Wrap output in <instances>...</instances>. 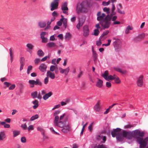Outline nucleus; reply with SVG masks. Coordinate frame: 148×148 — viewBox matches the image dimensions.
I'll return each mask as SVG.
<instances>
[{
  "instance_id": "obj_1",
  "label": "nucleus",
  "mask_w": 148,
  "mask_h": 148,
  "mask_svg": "<svg viewBox=\"0 0 148 148\" xmlns=\"http://www.w3.org/2000/svg\"><path fill=\"white\" fill-rule=\"evenodd\" d=\"M60 112L59 111H56L54 114L55 116L54 121V126L62 128L61 131L64 133H67L70 131L71 127L69 124H66L65 121H58L59 117L57 115Z\"/></svg>"
},
{
  "instance_id": "obj_2",
  "label": "nucleus",
  "mask_w": 148,
  "mask_h": 148,
  "mask_svg": "<svg viewBox=\"0 0 148 148\" xmlns=\"http://www.w3.org/2000/svg\"><path fill=\"white\" fill-rule=\"evenodd\" d=\"M144 134L143 132H141L138 130L134 131V137L136 138L137 142L140 144V148H145L147 145L148 138L147 137L143 139V137Z\"/></svg>"
},
{
  "instance_id": "obj_3",
  "label": "nucleus",
  "mask_w": 148,
  "mask_h": 148,
  "mask_svg": "<svg viewBox=\"0 0 148 148\" xmlns=\"http://www.w3.org/2000/svg\"><path fill=\"white\" fill-rule=\"evenodd\" d=\"M100 24L103 29H108L110 27L111 23V17L108 14L104 19L100 21Z\"/></svg>"
},
{
  "instance_id": "obj_4",
  "label": "nucleus",
  "mask_w": 148,
  "mask_h": 148,
  "mask_svg": "<svg viewBox=\"0 0 148 148\" xmlns=\"http://www.w3.org/2000/svg\"><path fill=\"white\" fill-rule=\"evenodd\" d=\"M93 5V3L92 1L87 2L83 1L77 4L76 9H86L87 8H91Z\"/></svg>"
},
{
  "instance_id": "obj_5",
  "label": "nucleus",
  "mask_w": 148,
  "mask_h": 148,
  "mask_svg": "<svg viewBox=\"0 0 148 148\" xmlns=\"http://www.w3.org/2000/svg\"><path fill=\"white\" fill-rule=\"evenodd\" d=\"M113 45L116 51L119 52L120 51L121 47V43L119 39L116 40L113 42Z\"/></svg>"
},
{
  "instance_id": "obj_6",
  "label": "nucleus",
  "mask_w": 148,
  "mask_h": 148,
  "mask_svg": "<svg viewBox=\"0 0 148 148\" xmlns=\"http://www.w3.org/2000/svg\"><path fill=\"white\" fill-rule=\"evenodd\" d=\"M29 83L30 84V87L31 88L34 87V85L42 86V82L39 79H37L35 81L33 80H29Z\"/></svg>"
},
{
  "instance_id": "obj_7",
  "label": "nucleus",
  "mask_w": 148,
  "mask_h": 148,
  "mask_svg": "<svg viewBox=\"0 0 148 148\" xmlns=\"http://www.w3.org/2000/svg\"><path fill=\"white\" fill-rule=\"evenodd\" d=\"M143 77L144 76L143 75H140L137 77L136 84L138 87H141L143 86Z\"/></svg>"
},
{
  "instance_id": "obj_8",
  "label": "nucleus",
  "mask_w": 148,
  "mask_h": 148,
  "mask_svg": "<svg viewBox=\"0 0 148 148\" xmlns=\"http://www.w3.org/2000/svg\"><path fill=\"white\" fill-rule=\"evenodd\" d=\"M134 132L133 134L130 133L125 131H124L122 132V134L124 137H125L129 139H131L133 136L134 137L133 135Z\"/></svg>"
},
{
  "instance_id": "obj_9",
  "label": "nucleus",
  "mask_w": 148,
  "mask_h": 148,
  "mask_svg": "<svg viewBox=\"0 0 148 148\" xmlns=\"http://www.w3.org/2000/svg\"><path fill=\"white\" fill-rule=\"evenodd\" d=\"M59 0H54L50 4L51 9H56L58 8Z\"/></svg>"
},
{
  "instance_id": "obj_10",
  "label": "nucleus",
  "mask_w": 148,
  "mask_h": 148,
  "mask_svg": "<svg viewBox=\"0 0 148 148\" xmlns=\"http://www.w3.org/2000/svg\"><path fill=\"white\" fill-rule=\"evenodd\" d=\"M121 129L119 128H117L116 129H114L111 132L112 136L113 137H115L116 136L119 135L120 133Z\"/></svg>"
},
{
  "instance_id": "obj_11",
  "label": "nucleus",
  "mask_w": 148,
  "mask_h": 148,
  "mask_svg": "<svg viewBox=\"0 0 148 148\" xmlns=\"http://www.w3.org/2000/svg\"><path fill=\"white\" fill-rule=\"evenodd\" d=\"M83 35L85 37L88 36L89 34V30L87 25H85L83 27Z\"/></svg>"
},
{
  "instance_id": "obj_12",
  "label": "nucleus",
  "mask_w": 148,
  "mask_h": 148,
  "mask_svg": "<svg viewBox=\"0 0 148 148\" xmlns=\"http://www.w3.org/2000/svg\"><path fill=\"white\" fill-rule=\"evenodd\" d=\"M31 95L33 98H37L39 99H42V96L40 94V93L38 94V92L36 91L32 92L31 93Z\"/></svg>"
},
{
  "instance_id": "obj_13",
  "label": "nucleus",
  "mask_w": 148,
  "mask_h": 148,
  "mask_svg": "<svg viewBox=\"0 0 148 148\" xmlns=\"http://www.w3.org/2000/svg\"><path fill=\"white\" fill-rule=\"evenodd\" d=\"M113 69L115 71L117 72L120 73L122 75L125 74L127 73V71L126 70H122L119 67H114L113 68Z\"/></svg>"
},
{
  "instance_id": "obj_14",
  "label": "nucleus",
  "mask_w": 148,
  "mask_h": 148,
  "mask_svg": "<svg viewBox=\"0 0 148 148\" xmlns=\"http://www.w3.org/2000/svg\"><path fill=\"white\" fill-rule=\"evenodd\" d=\"M97 15V19L98 21H101L102 20H103L105 19L104 18L105 16L106 15L104 13H103L101 14V12H98Z\"/></svg>"
},
{
  "instance_id": "obj_15",
  "label": "nucleus",
  "mask_w": 148,
  "mask_h": 148,
  "mask_svg": "<svg viewBox=\"0 0 148 148\" xmlns=\"http://www.w3.org/2000/svg\"><path fill=\"white\" fill-rule=\"evenodd\" d=\"M59 70L61 73H64L66 75H67L70 70L69 68V67L64 69H63L61 67H59Z\"/></svg>"
},
{
  "instance_id": "obj_16",
  "label": "nucleus",
  "mask_w": 148,
  "mask_h": 148,
  "mask_svg": "<svg viewBox=\"0 0 148 148\" xmlns=\"http://www.w3.org/2000/svg\"><path fill=\"white\" fill-rule=\"evenodd\" d=\"M47 66L45 64H41L39 66V69L42 72H45L47 68Z\"/></svg>"
},
{
  "instance_id": "obj_17",
  "label": "nucleus",
  "mask_w": 148,
  "mask_h": 148,
  "mask_svg": "<svg viewBox=\"0 0 148 148\" xmlns=\"http://www.w3.org/2000/svg\"><path fill=\"white\" fill-rule=\"evenodd\" d=\"M104 11L106 12L107 13H110L109 16L111 17V19L112 16L116 14V12L114 11V10H103Z\"/></svg>"
},
{
  "instance_id": "obj_18",
  "label": "nucleus",
  "mask_w": 148,
  "mask_h": 148,
  "mask_svg": "<svg viewBox=\"0 0 148 148\" xmlns=\"http://www.w3.org/2000/svg\"><path fill=\"white\" fill-rule=\"evenodd\" d=\"M47 76L49 77L52 79H54L55 77V74L53 72L50 71H47Z\"/></svg>"
},
{
  "instance_id": "obj_19",
  "label": "nucleus",
  "mask_w": 148,
  "mask_h": 148,
  "mask_svg": "<svg viewBox=\"0 0 148 148\" xmlns=\"http://www.w3.org/2000/svg\"><path fill=\"white\" fill-rule=\"evenodd\" d=\"M72 35L69 32L66 33L64 36V39L66 41H68L70 40L72 38Z\"/></svg>"
},
{
  "instance_id": "obj_20",
  "label": "nucleus",
  "mask_w": 148,
  "mask_h": 148,
  "mask_svg": "<svg viewBox=\"0 0 148 148\" xmlns=\"http://www.w3.org/2000/svg\"><path fill=\"white\" fill-rule=\"evenodd\" d=\"M144 36H145L144 34H141L139 35L134 38V40L136 42H138L140 40L143 38Z\"/></svg>"
},
{
  "instance_id": "obj_21",
  "label": "nucleus",
  "mask_w": 148,
  "mask_h": 148,
  "mask_svg": "<svg viewBox=\"0 0 148 148\" xmlns=\"http://www.w3.org/2000/svg\"><path fill=\"white\" fill-rule=\"evenodd\" d=\"M6 136L4 131H2L0 132V141L3 140L5 139Z\"/></svg>"
},
{
  "instance_id": "obj_22",
  "label": "nucleus",
  "mask_w": 148,
  "mask_h": 148,
  "mask_svg": "<svg viewBox=\"0 0 148 148\" xmlns=\"http://www.w3.org/2000/svg\"><path fill=\"white\" fill-rule=\"evenodd\" d=\"M52 95V93L51 92H49L45 94L43 96V98L44 100H46L49 97H50Z\"/></svg>"
},
{
  "instance_id": "obj_23",
  "label": "nucleus",
  "mask_w": 148,
  "mask_h": 148,
  "mask_svg": "<svg viewBox=\"0 0 148 148\" xmlns=\"http://www.w3.org/2000/svg\"><path fill=\"white\" fill-rule=\"evenodd\" d=\"M94 109L95 111L99 112L100 109L101 107L100 106L99 101H98L97 104L94 106Z\"/></svg>"
},
{
  "instance_id": "obj_24",
  "label": "nucleus",
  "mask_w": 148,
  "mask_h": 148,
  "mask_svg": "<svg viewBox=\"0 0 148 148\" xmlns=\"http://www.w3.org/2000/svg\"><path fill=\"white\" fill-rule=\"evenodd\" d=\"M116 137V139L120 141H122L123 140L124 137L121 133H120L119 135H117Z\"/></svg>"
},
{
  "instance_id": "obj_25",
  "label": "nucleus",
  "mask_w": 148,
  "mask_h": 148,
  "mask_svg": "<svg viewBox=\"0 0 148 148\" xmlns=\"http://www.w3.org/2000/svg\"><path fill=\"white\" fill-rule=\"evenodd\" d=\"M26 46L28 49V51L29 52L32 50L34 47L32 44L30 43H27L26 45Z\"/></svg>"
},
{
  "instance_id": "obj_26",
  "label": "nucleus",
  "mask_w": 148,
  "mask_h": 148,
  "mask_svg": "<svg viewBox=\"0 0 148 148\" xmlns=\"http://www.w3.org/2000/svg\"><path fill=\"white\" fill-rule=\"evenodd\" d=\"M98 80L97 82L96 86L99 88H101L103 86V81L100 79H98Z\"/></svg>"
},
{
  "instance_id": "obj_27",
  "label": "nucleus",
  "mask_w": 148,
  "mask_h": 148,
  "mask_svg": "<svg viewBox=\"0 0 148 148\" xmlns=\"http://www.w3.org/2000/svg\"><path fill=\"white\" fill-rule=\"evenodd\" d=\"M33 104L34 105L33 106L34 109H36L38 106V101L37 100H35L32 102Z\"/></svg>"
},
{
  "instance_id": "obj_28",
  "label": "nucleus",
  "mask_w": 148,
  "mask_h": 148,
  "mask_svg": "<svg viewBox=\"0 0 148 148\" xmlns=\"http://www.w3.org/2000/svg\"><path fill=\"white\" fill-rule=\"evenodd\" d=\"M20 131H19L14 130L13 131L12 133L13 134V137L15 138L17 136L19 135L20 134Z\"/></svg>"
},
{
  "instance_id": "obj_29",
  "label": "nucleus",
  "mask_w": 148,
  "mask_h": 148,
  "mask_svg": "<svg viewBox=\"0 0 148 148\" xmlns=\"http://www.w3.org/2000/svg\"><path fill=\"white\" fill-rule=\"evenodd\" d=\"M47 46L49 48L53 47L56 46V44L53 42H51L47 43Z\"/></svg>"
},
{
  "instance_id": "obj_30",
  "label": "nucleus",
  "mask_w": 148,
  "mask_h": 148,
  "mask_svg": "<svg viewBox=\"0 0 148 148\" xmlns=\"http://www.w3.org/2000/svg\"><path fill=\"white\" fill-rule=\"evenodd\" d=\"M109 33V31L108 30H106V31L104 32L99 38V40H102V38H103L104 36L108 34Z\"/></svg>"
},
{
  "instance_id": "obj_31",
  "label": "nucleus",
  "mask_w": 148,
  "mask_h": 148,
  "mask_svg": "<svg viewBox=\"0 0 148 148\" xmlns=\"http://www.w3.org/2000/svg\"><path fill=\"white\" fill-rule=\"evenodd\" d=\"M100 32L98 29H95L94 32L92 33V35L95 36H97L99 34Z\"/></svg>"
},
{
  "instance_id": "obj_32",
  "label": "nucleus",
  "mask_w": 148,
  "mask_h": 148,
  "mask_svg": "<svg viewBox=\"0 0 148 148\" xmlns=\"http://www.w3.org/2000/svg\"><path fill=\"white\" fill-rule=\"evenodd\" d=\"M133 29L132 27H130V25H128L126 28L125 33L126 34H128L129 33V31L130 30H132Z\"/></svg>"
},
{
  "instance_id": "obj_33",
  "label": "nucleus",
  "mask_w": 148,
  "mask_h": 148,
  "mask_svg": "<svg viewBox=\"0 0 148 148\" xmlns=\"http://www.w3.org/2000/svg\"><path fill=\"white\" fill-rule=\"evenodd\" d=\"M108 71H106L104 73L102 74V76L106 79H107V78L108 76Z\"/></svg>"
},
{
  "instance_id": "obj_34",
  "label": "nucleus",
  "mask_w": 148,
  "mask_h": 148,
  "mask_svg": "<svg viewBox=\"0 0 148 148\" xmlns=\"http://www.w3.org/2000/svg\"><path fill=\"white\" fill-rule=\"evenodd\" d=\"M46 24L45 22H41L38 23V25L41 28H43L46 26Z\"/></svg>"
},
{
  "instance_id": "obj_35",
  "label": "nucleus",
  "mask_w": 148,
  "mask_h": 148,
  "mask_svg": "<svg viewBox=\"0 0 148 148\" xmlns=\"http://www.w3.org/2000/svg\"><path fill=\"white\" fill-rule=\"evenodd\" d=\"M1 124L2 125H3L4 127L5 128H9L10 127V125L8 124H6L5 122L2 121L1 122Z\"/></svg>"
},
{
  "instance_id": "obj_36",
  "label": "nucleus",
  "mask_w": 148,
  "mask_h": 148,
  "mask_svg": "<svg viewBox=\"0 0 148 148\" xmlns=\"http://www.w3.org/2000/svg\"><path fill=\"white\" fill-rule=\"evenodd\" d=\"M37 54L39 56L42 57L44 56V53L41 49H39L38 51Z\"/></svg>"
},
{
  "instance_id": "obj_37",
  "label": "nucleus",
  "mask_w": 148,
  "mask_h": 148,
  "mask_svg": "<svg viewBox=\"0 0 148 148\" xmlns=\"http://www.w3.org/2000/svg\"><path fill=\"white\" fill-rule=\"evenodd\" d=\"M83 23H84L82 21L81 22L80 21H79L78 23L76 25L77 28L79 29H80V27L83 25Z\"/></svg>"
},
{
  "instance_id": "obj_38",
  "label": "nucleus",
  "mask_w": 148,
  "mask_h": 148,
  "mask_svg": "<svg viewBox=\"0 0 148 148\" xmlns=\"http://www.w3.org/2000/svg\"><path fill=\"white\" fill-rule=\"evenodd\" d=\"M62 9H68L67 7V3L66 2H65L62 4Z\"/></svg>"
},
{
  "instance_id": "obj_39",
  "label": "nucleus",
  "mask_w": 148,
  "mask_h": 148,
  "mask_svg": "<svg viewBox=\"0 0 148 148\" xmlns=\"http://www.w3.org/2000/svg\"><path fill=\"white\" fill-rule=\"evenodd\" d=\"M110 2L112 3V5L111 9H115V7L113 3H114L116 1V0H110Z\"/></svg>"
},
{
  "instance_id": "obj_40",
  "label": "nucleus",
  "mask_w": 148,
  "mask_h": 148,
  "mask_svg": "<svg viewBox=\"0 0 148 148\" xmlns=\"http://www.w3.org/2000/svg\"><path fill=\"white\" fill-rule=\"evenodd\" d=\"M95 148H107L106 146L105 145H99L95 147Z\"/></svg>"
},
{
  "instance_id": "obj_41",
  "label": "nucleus",
  "mask_w": 148,
  "mask_h": 148,
  "mask_svg": "<svg viewBox=\"0 0 148 148\" xmlns=\"http://www.w3.org/2000/svg\"><path fill=\"white\" fill-rule=\"evenodd\" d=\"M92 55L94 57V60L95 61L97 60V54L96 51L92 53Z\"/></svg>"
},
{
  "instance_id": "obj_42",
  "label": "nucleus",
  "mask_w": 148,
  "mask_h": 148,
  "mask_svg": "<svg viewBox=\"0 0 148 148\" xmlns=\"http://www.w3.org/2000/svg\"><path fill=\"white\" fill-rule=\"evenodd\" d=\"M38 118V114H36L35 115L32 116L30 118V121H33L35 119H37Z\"/></svg>"
},
{
  "instance_id": "obj_43",
  "label": "nucleus",
  "mask_w": 148,
  "mask_h": 148,
  "mask_svg": "<svg viewBox=\"0 0 148 148\" xmlns=\"http://www.w3.org/2000/svg\"><path fill=\"white\" fill-rule=\"evenodd\" d=\"M110 3V0L108 1L107 2L106 1H103L102 3V5L103 6H106L109 5Z\"/></svg>"
},
{
  "instance_id": "obj_44",
  "label": "nucleus",
  "mask_w": 148,
  "mask_h": 148,
  "mask_svg": "<svg viewBox=\"0 0 148 148\" xmlns=\"http://www.w3.org/2000/svg\"><path fill=\"white\" fill-rule=\"evenodd\" d=\"M51 22L49 21H48L47 22V27H45V30H46L47 29H49L50 28V25L51 23Z\"/></svg>"
},
{
  "instance_id": "obj_45",
  "label": "nucleus",
  "mask_w": 148,
  "mask_h": 148,
  "mask_svg": "<svg viewBox=\"0 0 148 148\" xmlns=\"http://www.w3.org/2000/svg\"><path fill=\"white\" fill-rule=\"evenodd\" d=\"M114 79L116 83L119 84L121 82V81L118 77H115Z\"/></svg>"
},
{
  "instance_id": "obj_46",
  "label": "nucleus",
  "mask_w": 148,
  "mask_h": 148,
  "mask_svg": "<svg viewBox=\"0 0 148 148\" xmlns=\"http://www.w3.org/2000/svg\"><path fill=\"white\" fill-rule=\"evenodd\" d=\"M63 26L65 28H66L67 26V19H65L63 22Z\"/></svg>"
},
{
  "instance_id": "obj_47",
  "label": "nucleus",
  "mask_w": 148,
  "mask_h": 148,
  "mask_svg": "<svg viewBox=\"0 0 148 148\" xmlns=\"http://www.w3.org/2000/svg\"><path fill=\"white\" fill-rule=\"evenodd\" d=\"M114 77H114V76L111 75L108 76L107 78V79H106V80L109 81L110 80H111L114 79Z\"/></svg>"
},
{
  "instance_id": "obj_48",
  "label": "nucleus",
  "mask_w": 148,
  "mask_h": 148,
  "mask_svg": "<svg viewBox=\"0 0 148 148\" xmlns=\"http://www.w3.org/2000/svg\"><path fill=\"white\" fill-rule=\"evenodd\" d=\"M56 66L54 65H51L50 67V71L51 72H53L56 69Z\"/></svg>"
},
{
  "instance_id": "obj_49",
  "label": "nucleus",
  "mask_w": 148,
  "mask_h": 148,
  "mask_svg": "<svg viewBox=\"0 0 148 148\" xmlns=\"http://www.w3.org/2000/svg\"><path fill=\"white\" fill-rule=\"evenodd\" d=\"M86 12V10H77V12L78 14H81L82 13Z\"/></svg>"
},
{
  "instance_id": "obj_50",
  "label": "nucleus",
  "mask_w": 148,
  "mask_h": 148,
  "mask_svg": "<svg viewBox=\"0 0 148 148\" xmlns=\"http://www.w3.org/2000/svg\"><path fill=\"white\" fill-rule=\"evenodd\" d=\"M93 123V122L88 127V129L90 131V132H92V127Z\"/></svg>"
},
{
  "instance_id": "obj_51",
  "label": "nucleus",
  "mask_w": 148,
  "mask_h": 148,
  "mask_svg": "<svg viewBox=\"0 0 148 148\" xmlns=\"http://www.w3.org/2000/svg\"><path fill=\"white\" fill-rule=\"evenodd\" d=\"M24 60H25V59L23 57H21L20 58V64H25Z\"/></svg>"
},
{
  "instance_id": "obj_52",
  "label": "nucleus",
  "mask_w": 148,
  "mask_h": 148,
  "mask_svg": "<svg viewBox=\"0 0 148 148\" xmlns=\"http://www.w3.org/2000/svg\"><path fill=\"white\" fill-rule=\"evenodd\" d=\"M21 141L22 143H25L26 141V139L25 137H22L21 138Z\"/></svg>"
},
{
  "instance_id": "obj_53",
  "label": "nucleus",
  "mask_w": 148,
  "mask_h": 148,
  "mask_svg": "<svg viewBox=\"0 0 148 148\" xmlns=\"http://www.w3.org/2000/svg\"><path fill=\"white\" fill-rule=\"evenodd\" d=\"M50 130L51 131L53 132V133L56 134L58 135H59L60 134L56 132L54 130V129L53 127H51L50 128Z\"/></svg>"
},
{
  "instance_id": "obj_54",
  "label": "nucleus",
  "mask_w": 148,
  "mask_h": 148,
  "mask_svg": "<svg viewBox=\"0 0 148 148\" xmlns=\"http://www.w3.org/2000/svg\"><path fill=\"white\" fill-rule=\"evenodd\" d=\"M42 40V42L43 43H46L47 41V38L45 37L41 38Z\"/></svg>"
},
{
  "instance_id": "obj_55",
  "label": "nucleus",
  "mask_w": 148,
  "mask_h": 148,
  "mask_svg": "<svg viewBox=\"0 0 148 148\" xmlns=\"http://www.w3.org/2000/svg\"><path fill=\"white\" fill-rule=\"evenodd\" d=\"M108 43L107 44H103V46H109L111 42V40L110 39L108 40Z\"/></svg>"
},
{
  "instance_id": "obj_56",
  "label": "nucleus",
  "mask_w": 148,
  "mask_h": 148,
  "mask_svg": "<svg viewBox=\"0 0 148 148\" xmlns=\"http://www.w3.org/2000/svg\"><path fill=\"white\" fill-rule=\"evenodd\" d=\"M65 115V114H63L62 115H61L59 118L58 121H62Z\"/></svg>"
},
{
  "instance_id": "obj_57",
  "label": "nucleus",
  "mask_w": 148,
  "mask_h": 148,
  "mask_svg": "<svg viewBox=\"0 0 148 148\" xmlns=\"http://www.w3.org/2000/svg\"><path fill=\"white\" fill-rule=\"evenodd\" d=\"M34 61L35 64H38L39 63V62H40V59L38 58H36L34 60Z\"/></svg>"
},
{
  "instance_id": "obj_58",
  "label": "nucleus",
  "mask_w": 148,
  "mask_h": 148,
  "mask_svg": "<svg viewBox=\"0 0 148 148\" xmlns=\"http://www.w3.org/2000/svg\"><path fill=\"white\" fill-rule=\"evenodd\" d=\"M16 86L14 84H12L9 88L10 90H12L14 89L15 87Z\"/></svg>"
},
{
  "instance_id": "obj_59",
  "label": "nucleus",
  "mask_w": 148,
  "mask_h": 148,
  "mask_svg": "<svg viewBox=\"0 0 148 148\" xmlns=\"http://www.w3.org/2000/svg\"><path fill=\"white\" fill-rule=\"evenodd\" d=\"M46 34L45 32H42L40 34V38L45 37V36Z\"/></svg>"
},
{
  "instance_id": "obj_60",
  "label": "nucleus",
  "mask_w": 148,
  "mask_h": 148,
  "mask_svg": "<svg viewBox=\"0 0 148 148\" xmlns=\"http://www.w3.org/2000/svg\"><path fill=\"white\" fill-rule=\"evenodd\" d=\"M46 34L45 32H42L40 34V38L45 37V36Z\"/></svg>"
},
{
  "instance_id": "obj_61",
  "label": "nucleus",
  "mask_w": 148,
  "mask_h": 148,
  "mask_svg": "<svg viewBox=\"0 0 148 148\" xmlns=\"http://www.w3.org/2000/svg\"><path fill=\"white\" fill-rule=\"evenodd\" d=\"M34 129L33 126L32 125L29 126L27 128V130L28 131H30L31 130H33Z\"/></svg>"
},
{
  "instance_id": "obj_62",
  "label": "nucleus",
  "mask_w": 148,
  "mask_h": 148,
  "mask_svg": "<svg viewBox=\"0 0 148 148\" xmlns=\"http://www.w3.org/2000/svg\"><path fill=\"white\" fill-rule=\"evenodd\" d=\"M21 127L24 130H26L27 128V126L26 124H22L21 125Z\"/></svg>"
},
{
  "instance_id": "obj_63",
  "label": "nucleus",
  "mask_w": 148,
  "mask_h": 148,
  "mask_svg": "<svg viewBox=\"0 0 148 148\" xmlns=\"http://www.w3.org/2000/svg\"><path fill=\"white\" fill-rule=\"evenodd\" d=\"M49 77L47 76L44 79V83L45 84H47L48 82Z\"/></svg>"
},
{
  "instance_id": "obj_64",
  "label": "nucleus",
  "mask_w": 148,
  "mask_h": 148,
  "mask_svg": "<svg viewBox=\"0 0 148 148\" xmlns=\"http://www.w3.org/2000/svg\"><path fill=\"white\" fill-rule=\"evenodd\" d=\"M122 5L121 3H119L117 5V9H120L122 8Z\"/></svg>"
}]
</instances>
